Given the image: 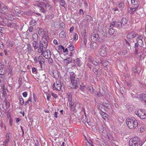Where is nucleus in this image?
Wrapping results in <instances>:
<instances>
[{"mask_svg":"<svg viewBox=\"0 0 146 146\" xmlns=\"http://www.w3.org/2000/svg\"><path fill=\"white\" fill-rule=\"evenodd\" d=\"M100 63L104 67H107V66L109 64V62L108 61L104 60L102 58H100Z\"/></svg>","mask_w":146,"mask_h":146,"instance_id":"2eb2a0df","label":"nucleus"},{"mask_svg":"<svg viewBox=\"0 0 146 146\" xmlns=\"http://www.w3.org/2000/svg\"><path fill=\"white\" fill-rule=\"evenodd\" d=\"M6 25L8 27L13 28L16 26V24L15 23L11 21L10 22L9 21Z\"/></svg>","mask_w":146,"mask_h":146,"instance_id":"6ab92c4d","label":"nucleus"},{"mask_svg":"<svg viewBox=\"0 0 146 146\" xmlns=\"http://www.w3.org/2000/svg\"><path fill=\"white\" fill-rule=\"evenodd\" d=\"M85 86H80V90H81L83 92H84V91L85 88Z\"/></svg>","mask_w":146,"mask_h":146,"instance_id":"09e8293b","label":"nucleus"},{"mask_svg":"<svg viewBox=\"0 0 146 146\" xmlns=\"http://www.w3.org/2000/svg\"><path fill=\"white\" fill-rule=\"evenodd\" d=\"M66 36V34L64 31L62 30V31L59 34V36L60 38H64Z\"/></svg>","mask_w":146,"mask_h":146,"instance_id":"a878e982","label":"nucleus"},{"mask_svg":"<svg viewBox=\"0 0 146 146\" xmlns=\"http://www.w3.org/2000/svg\"><path fill=\"white\" fill-rule=\"evenodd\" d=\"M38 59V61H44V59L43 57L41 56H39Z\"/></svg>","mask_w":146,"mask_h":146,"instance_id":"a18cd8bd","label":"nucleus"},{"mask_svg":"<svg viewBox=\"0 0 146 146\" xmlns=\"http://www.w3.org/2000/svg\"><path fill=\"white\" fill-rule=\"evenodd\" d=\"M9 141V139H6L4 142V144L3 146H8V143Z\"/></svg>","mask_w":146,"mask_h":146,"instance_id":"37998d69","label":"nucleus"},{"mask_svg":"<svg viewBox=\"0 0 146 146\" xmlns=\"http://www.w3.org/2000/svg\"><path fill=\"white\" fill-rule=\"evenodd\" d=\"M32 39L33 41H38V36L36 33H34L32 35Z\"/></svg>","mask_w":146,"mask_h":146,"instance_id":"a211bd4d","label":"nucleus"},{"mask_svg":"<svg viewBox=\"0 0 146 146\" xmlns=\"http://www.w3.org/2000/svg\"><path fill=\"white\" fill-rule=\"evenodd\" d=\"M42 38L41 42H42V43H43L44 44H43L44 46V48L46 49L47 48L48 45V40L49 38L48 36L47 35L46 33H45L44 34L42 35Z\"/></svg>","mask_w":146,"mask_h":146,"instance_id":"6e6552de","label":"nucleus"},{"mask_svg":"<svg viewBox=\"0 0 146 146\" xmlns=\"http://www.w3.org/2000/svg\"><path fill=\"white\" fill-rule=\"evenodd\" d=\"M143 145L142 141L138 137L131 138L129 142V146H142Z\"/></svg>","mask_w":146,"mask_h":146,"instance_id":"20e7f679","label":"nucleus"},{"mask_svg":"<svg viewBox=\"0 0 146 146\" xmlns=\"http://www.w3.org/2000/svg\"><path fill=\"white\" fill-rule=\"evenodd\" d=\"M50 7L49 4L47 2H40L39 5V10L40 12L45 13L46 12V9L47 7Z\"/></svg>","mask_w":146,"mask_h":146,"instance_id":"39448f33","label":"nucleus"},{"mask_svg":"<svg viewBox=\"0 0 146 146\" xmlns=\"http://www.w3.org/2000/svg\"><path fill=\"white\" fill-rule=\"evenodd\" d=\"M139 99L140 102H144L145 104L146 105V94L143 93L140 94Z\"/></svg>","mask_w":146,"mask_h":146,"instance_id":"9d476101","label":"nucleus"},{"mask_svg":"<svg viewBox=\"0 0 146 146\" xmlns=\"http://www.w3.org/2000/svg\"><path fill=\"white\" fill-rule=\"evenodd\" d=\"M8 19L6 17L5 18H4L2 19V21L3 23L4 24H5L6 25L7 24V23L9 22V21H8Z\"/></svg>","mask_w":146,"mask_h":146,"instance_id":"58836bf2","label":"nucleus"},{"mask_svg":"<svg viewBox=\"0 0 146 146\" xmlns=\"http://www.w3.org/2000/svg\"><path fill=\"white\" fill-rule=\"evenodd\" d=\"M72 59L71 57H68L64 60V63L66 65H68L69 63L72 62Z\"/></svg>","mask_w":146,"mask_h":146,"instance_id":"f3484780","label":"nucleus"},{"mask_svg":"<svg viewBox=\"0 0 146 146\" xmlns=\"http://www.w3.org/2000/svg\"><path fill=\"white\" fill-rule=\"evenodd\" d=\"M90 48L92 49L96 50L98 48V45L97 43L94 41L92 42L90 44Z\"/></svg>","mask_w":146,"mask_h":146,"instance_id":"4468645a","label":"nucleus"},{"mask_svg":"<svg viewBox=\"0 0 146 146\" xmlns=\"http://www.w3.org/2000/svg\"><path fill=\"white\" fill-rule=\"evenodd\" d=\"M107 50L106 46L105 44H102L101 45L100 49V55L103 57L106 56Z\"/></svg>","mask_w":146,"mask_h":146,"instance_id":"0eeeda50","label":"nucleus"},{"mask_svg":"<svg viewBox=\"0 0 146 146\" xmlns=\"http://www.w3.org/2000/svg\"><path fill=\"white\" fill-rule=\"evenodd\" d=\"M7 9L6 7H1L0 11L1 13L4 14L7 11Z\"/></svg>","mask_w":146,"mask_h":146,"instance_id":"393cba45","label":"nucleus"},{"mask_svg":"<svg viewBox=\"0 0 146 146\" xmlns=\"http://www.w3.org/2000/svg\"><path fill=\"white\" fill-rule=\"evenodd\" d=\"M68 48H69L71 51H72L74 49V47L72 45H69L68 47Z\"/></svg>","mask_w":146,"mask_h":146,"instance_id":"de8ad7c7","label":"nucleus"},{"mask_svg":"<svg viewBox=\"0 0 146 146\" xmlns=\"http://www.w3.org/2000/svg\"><path fill=\"white\" fill-rule=\"evenodd\" d=\"M76 75L73 72H71L70 74V78L72 84V88L76 89L78 87L80 84L79 79L76 77Z\"/></svg>","mask_w":146,"mask_h":146,"instance_id":"f257e3e1","label":"nucleus"},{"mask_svg":"<svg viewBox=\"0 0 146 146\" xmlns=\"http://www.w3.org/2000/svg\"><path fill=\"white\" fill-rule=\"evenodd\" d=\"M139 45H138V43H135L134 48H135L134 53L135 54H137L138 53V49Z\"/></svg>","mask_w":146,"mask_h":146,"instance_id":"cd10ccee","label":"nucleus"},{"mask_svg":"<svg viewBox=\"0 0 146 146\" xmlns=\"http://www.w3.org/2000/svg\"><path fill=\"white\" fill-rule=\"evenodd\" d=\"M14 12L16 14L17 16H20V15H21L22 13H21L22 12L20 10V9L18 7H16L14 8Z\"/></svg>","mask_w":146,"mask_h":146,"instance_id":"f8f14e48","label":"nucleus"},{"mask_svg":"<svg viewBox=\"0 0 146 146\" xmlns=\"http://www.w3.org/2000/svg\"><path fill=\"white\" fill-rule=\"evenodd\" d=\"M103 109L102 107V106L99 105L98 107V110H100V113L101 112H102L103 111L102 110Z\"/></svg>","mask_w":146,"mask_h":146,"instance_id":"bf43d9fd","label":"nucleus"},{"mask_svg":"<svg viewBox=\"0 0 146 146\" xmlns=\"http://www.w3.org/2000/svg\"><path fill=\"white\" fill-rule=\"evenodd\" d=\"M86 19L87 21H88L89 20H90L91 19V17L89 15H87L86 17Z\"/></svg>","mask_w":146,"mask_h":146,"instance_id":"680f3d73","label":"nucleus"},{"mask_svg":"<svg viewBox=\"0 0 146 146\" xmlns=\"http://www.w3.org/2000/svg\"><path fill=\"white\" fill-rule=\"evenodd\" d=\"M131 1V4L133 5H135V4H136V1H138V0H130Z\"/></svg>","mask_w":146,"mask_h":146,"instance_id":"69168bd1","label":"nucleus"},{"mask_svg":"<svg viewBox=\"0 0 146 146\" xmlns=\"http://www.w3.org/2000/svg\"><path fill=\"white\" fill-rule=\"evenodd\" d=\"M43 52H44V54L42 55H43L44 54L45 55L44 57L46 59H48L50 57H51V53L50 50H46L45 51H42Z\"/></svg>","mask_w":146,"mask_h":146,"instance_id":"9b49d317","label":"nucleus"},{"mask_svg":"<svg viewBox=\"0 0 146 146\" xmlns=\"http://www.w3.org/2000/svg\"><path fill=\"white\" fill-rule=\"evenodd\" d=\"M62 85L60 81H56V82H54L52 86V88L53 90H56L58 91L60 90Z\"/></svg>","mask_w":146,"mask_h":146,"instance_id":"1a4fd4ad","label":"nucleus"},{"mask_svg":"<svg viewBox=\"0 0 146 146\" xmlns=\"http://www.w3.org/2000/svg\"><path fill=\"white\" fill-rule=\"evenodd\" d=\"M48 62L49 64H52L53 63V60L52 58H51L50 57L49 58H48Z\"/></svg>","mask_w":146,"mask_h":146,"instance_id":"e2e57ef3","label":"nucleus"},{"mask_svg":"<svg viewBox=\"0 0 146 146\" xmlns=\"http://www.w3.org/2000/svg\"><path fill=\"white\" fill-rule=\"evenodd\" d=\"M32 44L35 49H38L37 52L38 53H42V54H44V52H43L42 51L43 50L44 46L42 44V42L40 41L38 43V41H33L32 43Z\"/></svg>","mask_w":146,"mask_h":146,"instance_id":"7ed1b4c3","label":"nucleus"},{"mask_svg":"<svg viewBox=\"0 0 146 146\" xmlns=\"http://www.w3.org/2000/svg\"><path fill=\"white\" fill-rule=\"evenodd\" d=\"M87 42V40L85 38H84L83 41V43L84 44L85 46H86Z\"/></svg>","mask_w":146,"mask_h":146,"instance_id":"052dcab7","label":"nucleus"},{"mask_svg":"<svg viewBox=\"0 0 146 146\" xmlns=\"http://www.w3.org/2000/svg\"><path fill=\"white\" fill-rule=\"evenodd\" d=\"M19 98L20 99V104L21 105H23L24 104V100L22 98V97L20 96H19Z\"/></svg>","mask_w":146,"mask_h":146,"instance_id":"c03bdc74","label":"nucleus"},{"mask_svg":"<svg viewBox=\"0 0 146 146\" xmlns=\"http://www.w3.org/2000/svg\"><path fill=\"white\" fill-rule=\"evenodd\" d=\"M110 29L109 30V34L110 35H113L114 33V30L112 28H110Z\"/></svg>","mask_w":146,"mask_h":146,"instance_id":"e433bc0d","label":"nucleus"},{"mask_svg":"<svg viewBox=\"0 0 146 146\" xmlns=\"http://www.w3.org/2000/svg\"><path fill=\"white\" fill-rule=\"evenodd\" d=\"M100 61L98 62H96L95 60H94L93 61V62H92V63L94 65H96V66H97L98 65L100 64Z\"/></svg>","mask_w":146,"mask_h":146,"instance_id":"8fccbe9b","label":"nucleus"},{"mask_svg":"<svg viewBox=\"0 0 146 146\" xmlns=\"http://www.w3.org/2000/svg\"><path fill=\"white\" fill-rule=\"evenodd\" d=\"M91 38H93L95 40H98L99 36L97 31H94L91 34Z\"/></svg>","mask_w":146,"mask_h":146,"instance_id":"ddd939ff","label":"nucleus"},{"mask_svg":"<svg viewBox=\"0 0 146 146\" xmlns=\"http://www.w3.org/2000/svg\"><path fill=\"white\" fill-rule=\"evenodd\" d=\"M36 24V21L35 20H32L30 22V25L34 26Z\"/></svg>","mask_w":146,"mask_h":146,"instance_id":"4c0bfd02","label":"nucleus"},{"mask_svg":"<svg viewBox=\"0 0 146 146\" xmlns=\"http://www.w3.org/2000/svg\"><path fill=\"white\" fill-rule=\"evenodd\" d=\"M135 113L141 119H144L146 118V111L145 110L140 109L137 111H135Z\"/></svg>","mask_w":146,"mask_h":146,"instance_id":"423d86ee","label":"nucleus"},{"mask_svg":"<svg viewBox=\"0 0 146 146\" xmlns=\"http://www.w3.org/2000/svg\"><path fill=\"white\" fill-rule=\"evenodd\" d=\"M74 40H76L78 39V35L76 33H75L74 36Z\"/></svg>","mask_w":146,"mask_h":146,"instance_id":"774afa93","label":"nucleus"},{"mask_svg":"<svg viewBox=\"0 0 146 146\" xmlns=\"http://www.w3.org/2000/svg\"><path fill=\"white\" fill-rule=\"evenodd\" d=\"M72 92H71L70 93H68L67 94L68 96V100L69 101H71L72 100Z\"/></svg>","mask_w":146,"mask_h":146,"instance_id":"f704fd0d","label":"nucleus"},{"mask_svg":"<svg viewBox=\"0 0 146 146\" xmlns=\"http://www.w3.org/2000/svg\"><path fill=\"white\" fill-rule=\"evenodd\" d=\"M100 113L101 115L102 116L103 119L106 121H107L108 120L107 117L108 116V115L103 111L101 112Z\"/></svg>","mask_w":146,"mask_h":146,"instance_id":"aec40b11","label":"nucleus"},{"mask_svg":"<svg viewBox=\"0 0 146 146\" xmlns=\"http://www.w3.org/2000/svg\"><path fill=\"white\" fill-rule=\"evenodd\" d=\"M39 62V64L40 65L41 70H43V66H44V61H38Z\"/></svg>","mask_w":146,"mask_h":146,"instance_id":"a19ab883","label":"nucleus"},{"mask_svg":"<svg viewBox=\"0 0 146 146\" xmlns=\"http://www.w3.org/2000/svg\"><path fill=\"white\" fill-rule=\"evenodd\" d=\"M88 60L90 62H92L94 60V58L90 56L88 57Z\"/></svg>","mask_w":146,"mask_h":146,"instance_id":"6e6d98bb","label":"nucleus"},{"mask_svg":"<svg viewBox=\"0 0 146 146\" xmlns=\"http://www.w3.org/2000/svg\"><path fill=\"white\" fill-rule=\"evenodd\" d=\"M78 13L80 15L83 16L84 15L83 10L82 9H80Z\"/></svg>","mask_w":146,"mask_h":146,"instance_id":"864d4df0","label":"nucleus"},{"mask_svg":"<svg viewBox=\"0 0 146 146\" xmlns=\"http://www.w3.org/2000/svg\"><path fill=\"white\" fill-rule=\"evenodd\" d=\"M135 2L136 4H135V5H136V7H134V8H135V9H137L139 6V4L138 3L137 1H136Z\"/></svg>","mask_w":146,"mask_h":146,"instance_id":"0e129e2a","label":"nucleus"},{"mask_svg":"<svg viewBox=\"0 0 146 146\" xmlns=\"http://www.w3.org/2000/svg\"><path fill=\"white\" fill-rule=\"evenodd\" d=\"M137 42L136 43H138V45L140 47H143V43L142 40L137 39Z\"/></svg>","mask_w":146,"mask_h":146,"instance_id":"7c9ffc66","label":"nucleus"},{"mask_svg":"<svg viewBox=\"0 0 146 146\" xmlns=\"http://www.w3.org/2000/svg\"><path fill=\"white\" fill-rule=\"evenodd\" d=\"M9 74H11V75H13V74L12 73V68H10V67H9Z\"/></svg>","mask_w":146,"mask_h":146,"instance_id":"4d7b16f0","label":"nucleus"},{"mask_svg":"<svg viewBox=\"0 0 146 146\" xmlns=\"http://www.w3.org/2000/svg\"><path fill=\"white\" fill-rule=\"evenodd\" d=\"M4 104H5V107L4 108V109L6 110L7 108H9L10 106V104L9 102H8L7 100L6 99H5L4 102Z\"/></svg>","mask_w":146,"mask_h":146,"instance_id":"4be33fe9","label":"nucleus"},{"mask_svg":"<svg viewBox=\"0 0 146 146\" xmlns=\"http://www.w3.org/2000/svg\"><path fill=\"white\" fill-rule=\"evenodd\" d=\"M46 32L44 31V30L42 28H39V31L38 32V33L39 35L40 36L43 35Z\"/></svg>","mask_w":146,"mask_h":146,"instance_id":"bb28decb","label":"nucleus"},{"mask_svg":"<svg viewBox=\"0 0 146 146\" xmlns=\"http://www.w3.org/2000/svg\"><path fill=\"white\" fill-rule=\"evenodd\" d=\"M83 0H78V3L80 6L81 7L82 6V3Z\"/></svg>","mask_w":146,"mask_h":146,"instance_id":"338daca9","label":"nucleus"},{"mask_svg":"<svg viewBox=\"0 0 146 146\" xmlns=\"http://www.w3.org/2000/svg\"><path fill=\"white\" fill-rule=\"evenodd\" d=\"M65 25L64 23L62 22L60 24V28H62L63 29H64V28H65Z\"/></svg>","mask_w":146,"mask_h":146,"instance_id":"5fc2aeb1","label":"nucleus"},{"mask_svg":"<svg viewBox=\"0 0 146 146\" xmlns=\"http://www.w3.org/2000/svg\"><path fill=\"white\" fill-rule=\"evenodd\" d=\"M127 53L126 51L123 49H121L118 52V54L119 55H125Z\"/></svg>","mask_w":146,"mask_h":146,"instance_id":"5701e85b","label":"nucleus"},{"mask_svg":"<svg viewBox=\"0 0 146 146\" xmlns=\"http://www.w3.org/2000/svg\"><path fill=\"white\" fill-rule=\"evenodd\" d=\"M96 94L97 96H98V97H101L103 96V94L102 93L100 92H97V94Z\"/></svg>","mask_w":146,"mask_h":146,"instance_id":"3c124183","label":"nucleus"},{"mask_svg":"<svg viewBox=\"0 0 146 146\" xmlns=\"http://www.w3.org/2000/svg\"><path fill=\"white\" fill-rule=\"evenodd\" d=\"M121 23L123 26H124L127 24V20L125 18H123L121 19Z\"/></svg>","mask_w":146,"mask_h":146,"instance_id":"b1692460","label":"nucleus"},{"mask_svg":"<svg viewBox=\"0 0 146 146\" xmlns=\"http://www.w3.org/2000/svg\"><path fill=\"white\" fill-rule=\"evenodd\" d=\"M81 59H82L81 58H77L76 59L74 60V64H77L79 67L82 64V63L81 60Z\"/></svg>","mask_w":146,"mask_h":146,"instance_id":"dca6fc26","label":"nucleus"},{"mask_svg":"<svg viewBox=\"0 0 146 146\" xmlns=\"http://www.w3.org/2000/svg\"><path fill=\"white\" fill-rule=\"evenodd\" d=\"M64 49V47L63 46L59 45L58 46L57 51L58 52H61Z\"/></svg>","mask_w":146,"mask_h":146,"instance_id":"72a5a7b5","label":"nucleus"},{"mask_svg":"<svg viewBox=\"0 0 146 146\" xmlns=\"http://www.w3.org/2000/svg\"><path fill=\"white\" fill-rule=\"evenodd\" d=\"M124 6V3L123 2L119 3V7L121 8H123Z\"/></svg>","mask_w":146,"mask_h":146,"instance_id":"13d9d810","label":"nucleus"},{"mask_svg":"<svg viewBox=\"0 0 146 146\" xmlns=\"http://www.w3.org/2000/svg\"><path fill=\"white\" fill-rule=\"evenodd\" d=\"M131 36V34H130V33H128L127 36V39L129 41H130V42H131V40L132 39Z\"/></svg>","mask_w":146,"mask_h":146,"instance_id":"ea45409f","label":"nucleus"},{"mask_svg":"<svg viewBox=\"0 0 146 146\" xmlns=\"http://www.w3.org/2000/svg\"><path fill=\"white\" fill-rule=\"evenodd\" d=\"M130 33V34H131V35H132L131 36L132 38H135V37L137 36V34H135L133 32H131Z\"/></svg>","mask_w":146,"mask_h":146,"instance_id":"603ef678","label":"nucleus"},{"mask_svg":"<svg viewBox=\"0 0 146 146\" xmlns=\"http://www.w3.org/2000/svg\"><path fill=\"white\" fill-rule=\"evenodd\" d=\"M100 69L98 68V69L96 68H93L92 69V71L96 75H98L100 71Z\"/></svg>","mask_w":146,"mask_h":146,"instance_id":"c85d7f7f","label":"nucleus"},{"mask_svg":"<svg viewBox=\"0 0 146 146\" xmlns=\"http://www.w3.org/2000/svg\"><path fill=\"white\" fill-rule=\"evenodd\" d=\"M6 17L9 20L11 21L14 19V15L12 14H9Z\"/></svg>","mask_w":146,"mask_h":146,"instance_id":"c9c22d12","label":"nucleus"},{"mask_svg":"<svg viewBox=\"0 0 146 146\" xmlns=\"http://www.w3.org/2000/svg\"><path fill=\"white\" fill-rule=\"evenodd\" d=\"M126 122L128 127L131 129H135L138 125L137 121L135 118H127Z\"/></svg>","mask_w":146,"mask_h":146,"instance_id":"f03ea898","label":"nucleus"},{"mask_svg":"<svg viewBox=\"0 0 146 146\" xmlns=\"http://www.w3.org/2000/svg\"><path fill=\"white\" fill-rule=\"evenodd\" d=\"M137 9H135V8L134 7L133 8H131L130 9V11H131V15H133L134 14V12L136 11Z\"/></svg>","mask_w":146,"mask_h":146,"instance_id":"49530a36","label":"nucleus"},{"mask_svg":"<svg viewBox=\"0 0 146 146\" xmlns=\"http://www.w3.org/2000/svg\"><path fill=\"white\" fill-rule=\"evenodd\" d=\"M52 74L54 78L56 79L59 78V73L57 71H54L52 72Z\"/></svg>","mask_w":146,"mask_h":146,"instance_id":"412c9836","label":"nucleus"},{"mask_svg":"<svg viewBox=\"0 0 146 146\" xmlns=\"http://www.w3.org/2000/svg\"><path fill=\"white\" fill-rule=\"evenodd\" d=\"M88 90L89 91V92L91 93H92L94 92V89L92 87L90 86L88 88Z\"/></svg>","mask_w":146,"mask_h":146,"instance_id":"79ce46f5","label":"nucleus"},{"mask_svg":"<svg viewBox=\"0 0 146 146\" xmlns=\"http://www.w3.org/2000/svg\"><path fill=\"white\" fill-rule=\"evenodd\" d=\"M122 26H123L122 25L121 22H117L115 25V27L119 29H120Z\"/></svg>","mask_w":146,"mask_h":146,"instance_id":"473e14b6","label":"nucleus"},{"mask_svg":"<svg viewBox=\"0 0 146 146\" xmlns=\"http://www.w3.org/2000/svg\"><path fill=\"white\" fill-rule=\"evenodd\" d=\"M102 105L104 107L108 109H110V104H109L106 102H103L102 103Z\"/></svg>","mask_w":146,"mask_h":146,"instance_id":"2f4dec72","label":"nucleus"},{"mask_svg":"<svg viewBox=\"0 0 146 146\" xmlns=\"http://www.w3.org/2000/svg\"><path fill=\"white\" fill-rule=\"evenodd\" d=\"M60 5L64 7L65 8H66V7L67 6V5L65 1L64 0H60Z\"/></svg>","mask_w":146,"mask_h":146,"instance_id":"c756f323","label":"nucleus"}]
</instances>
